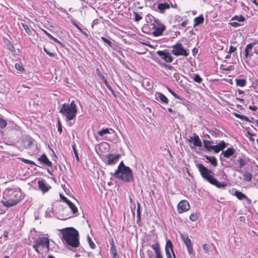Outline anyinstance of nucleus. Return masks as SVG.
<instances>
[{"instance_id":"obj_1","label":"nucleus","mask_w":258,"mask_h":258,"mask_svg":"<svg viewBox=\"0 0 258 258\" xmlns=\"http://www.w3.org/2000/svg\"><path fill=\"white\" fill-rule=\"evenodd\" d=\"M202 177L207 180L210 183L218 188H224L227 185L226 175L223 173L222 178L224 181L219 182L214 176V173L211 170L208 169L202 164H198L197 165Z\"/></svg>"},{"instance_id":"obj_2","label":"nucleus","mask_w":258,"mask_h":258,"mask_svg":"<svg viewBox=\"0 0 258 258\" xmlns=\"http://www.w3.org/2000/svg\"><path fill=\"white\" fill-rule=\"evenodd\" d=\"M3 203L5 206L11 207L17 204L22 199V193L19 188L6 189L4 192Z\"/></svg>"},{"instance_id":"obj_3","label":"nucleus","mask_w":258,"mask_h":258,"mask_svg":"<svg viewBox=\"0 0 258 258\" xmlns=\"http://www.w3.org/2000/svg\"><path fill=\"white\" fill-rule=\"evenodd\" d=\"M62 234V240L73 247H77L80 245L78 238L79 232L73 227H67L60 230Z\"/></svg>"},{"instance_id":"obj_4","label":"nucleus","mask_w":258,"mask_h":258,"mask_svg":"<svg viewBox=\"0 0 258 258\" xmlns=\"http://www.w3.org/2000/svg\"><path fill=\"white\" fill-rule=\"evenodd\" d=\"M77 112V105L74 101H72L70 104L64 103L59 110L65 118H76Z\"/></svg>"},{"instance_id":"obj_5","label":"nucleus","mask_w":258,"mask_h":258,"mask_svg":"<svg viewBox=\"0 0 258 258\" xmlns=\"http://www.w3.org/2000/svg\"><path fill=\"white\" fill-rule=\"evenodd\" d=\"M33 248L38 253H42L44 250L48 252L49 250V240L46 237H39L34 241Z\"/></svg>"},{"instance_id":"obj_6","label":"nucleus","mask_w":258,"mask_h":258,"mask_svg":"<svg viewBox=\"0 0 258 258\" xmlns=\"http://www.w3.org/2000/svg\"><path fill=\"white\" fill-rule=\"evenodd\" d=\"M114 176L125 182H130L134 180V176L132 169L128 168L121 169L120 171L115 170Z\"/></svg>"},{"instance_id":"obj_7","label":"nucleus","mask_w":258,"mask_h":258,"mask_svg":"<svg viewBox=\"0 0 258 258\" xmlns=\"http://www.w3.org/2000/svg\"><path fill=\"white\" fill-rule=\"evenodd\" d=\"M171 52L174 55H182L185 57L189 55V50L184 48L180 43H177L172 46Z\"/></svg>"},{"instance_id":"obj_8","label":"nucleus","mask_w":258,"mask_h":258,"mask_svg":"<svg viewBox=\"0 0 258 258\" xmlns=\"http://www.w3.org/2000/svg\"><path fill=\"white\" fill-rule=\"evenodd\" d=\"M151 29L153 31L152 32L154 36H159L162 35L163 31L165 30V26L161 22L157 19L156 21L151 26Z\"/></svg>"},{"instance_id":"obj_9","label":"nucleus","mask_w":258,"mask_h":258,"mask_svg":"<svg viewBox=\"0 0 258 258\" xmlns=\"http://www.w3.org/2000/svg\"><path fill=\"white\" fill-rule=\"evenodd\" d=\"M121 157L120 154L108 153L104 156L103 161L108 165H113L115 164Z\"/></svg>"},{"instance_id":"obj_10","label":"nucleus","mask_w":258,"mask_h":258,"mask_svg":"<svg viewBox=\"0 0 258 258\" xmlns=\"http://www.w3.org/2000/svg\"><path fill=\"white\" fill-rule=\"evenodd\" d=\"M151 246L155 251V256H154V254L151 250H148L147 253L148 258H163L158 242L152 244Z\"/></svg>"},{"instance_id":"obj_11","label":"nucleus","mask_w":258,"mask_h":258,"mask_svg":"<svg viewBox=\"0 0 258 258\" xmlns=\"http://www.w3.org/2000/svg\"><path fill=\"white\" fill-rule=\"evenodd\" d=\"M171 5V0H159L156 11L161 14H164L166 10L170 9Z\"/></svg>"},{"instance_id":"obj_12","label":"nucleus","mask_w":258,"mask_h":258,"mask_svg":"<svg viewBox=\"0 0 258 258\" xmlns=\"http://www.w3.org/2000/svg\"><path fill=\"white\" fill-rule=\"evenodd\" d=\"M180 237L182 241L186 245L188 253L189 255H194V250L192 247V243L191 240L189 238L187 234H180Z\"/></svg>"},{"instance_id":"obj_13","label":"nucleus","mask_w":258,"mask_h":258,"mask_svg":"<svg viewBox=\"0 0 258 258\" xmlns=\"http://www.w3.org/2000/svg\"><path fill=\"white\" fill-rule=\"evenodd\" d=\"M166 255L167 258H171V252L173 255V258H176L174 252L173 251V245L170 239L166 240L165 246Z\"/></svg>"},{"instance_id":"obj_14","label":"nucleus","mask_w":258,"mask_h":258,"mask_svg":"<svg viewBox=\"0 0 258 258\" xmlns=\"http://www.w3.org/2000/svg\"><path fill=\"white\" fill-rule=\"evenodd\" d=\"M157 54L167 62H171L173 61V57L171 53L167 50H158Z\"/></svg>"},{"instance_id":"obj_15","label":"nucleus","mask_w":258,"mask_h":258,"mask_svg":"<svg viewBox=\"0 0 258 258\" xmlns=\"http://www.w3.org/2000/svg\"><path fill=\"white\" fill-rule=\"evenodd\" d=\"M22 143L26 149H30L34 145L35 141L29 136H25L22 140Z\"/></svg>"},{"instance_id":"obj_16","label":"nucleus","mask_w":258,"mask_h":258,"mask_svg":"<svg viewBox=\"0 0 258 258\" xmlns=\"http://www.w3.org/2000/svg\"><path fill=\"white\" fill-rule=\"evenodd\" d=\"M190 206L188 202L186 200L181 201L177 205V211L179 213H182L188 211Z\"/></svg>"},{"instance_id":"obj_17","label":"nucleus","mask_w":258,"mask_h":258,"mask_svg":"<svg viewBox=\"0 0 258 258\" xmlns=\"http://www.w3.org/2000/svg\"><path fill=\"white\" fill-rule=\"evenodd\" d=\"M226 147V144L224 141H221L218 145L210 146V148L212 149L215 153H218L220 151Z\"/></svg>"},{"instance_id":"obj_18","label":"nucleus","mask_w":258,"mask_h":258,"mask_svg":"<svg viewBox=\"0 0 258 258\" xmlns=\"http://www.w3.org/2000/svg\"><path fill=\"white\" fill-rule=\"evenodd\" d=\"M155 96V99L157 101H160L162 103L168 104V99L163 93L160 92H156Z\"/></svg>"},{"instance_id":"obj_19","label":"nucleus","mask_w":258,"mask_h":258,"mask_svg":"<svg viewBox=\"0 0 258 258\" xmlns=\"http://www.w3.org/2000/svg\"><path fill=\"white\" fill-rule=\"evenodd\" d=\"M38 160L41 163H43L48 167H51L52 162L49 160L45 154H43L38 158Z\"/></svg>"},{"instance_id":"obj_20","label":"nucleus","mask_w":258,"mask_h":258,"mask_svg":"<svg viewBox=\"0 0 258 258\" xmlns=\"http://www.w3.org/2000/svg\"><path fill=\"white\" fill-rule=\"evenodd\" d=\"M234 195L239 200H246L248 204H250L251 202L250 199H249L245 195H244L241 191L236 190L234 192Z\"/></svg>"},{"instance_id":"obj_21","label":"nucleus","mask_w":258,"mask_h":258,"mask_svg":"<svg viewBox=\"0 0 258 258\" xmlns=\"http://www.w3.org/2000/svg\"><path fill=\"white\" fill-rule=\"evenodd\" d=\"M189 142H192L193 144L198 147H201L202 146V142L199 136L196 134L194 135L193 137H191Z\"/></svg>"},{"instance_id":"obj_22","label":"nucleus","mask_w":258,"mask_h":258,"mask_svg":"<svg viewBox=\"0 0 258 258\" xmlns=\"http://www.w3.org/2000/svg\"><path fill=\"white\" fill-rule=\"evenodd\" d=\"M111 248H110V253L112 255V258H119V256L117 254V250L115 247V245L114 243L113 240L112 239L111 242L110 243Z\"/></svg>"},{"instance_id":"obj_23","label":"nucleus","mask_w":258,"mask_h":258,"mask_svg":"<svg viewBox=\"0 0 258 258\" xmlns=\"http://www.w3.org/2000/svg\"><path fill=\"white\" fill-rule=\"evenodd\" d=\"M110 134L109 130H99L96 135L99 136L101 138L100 140H109V139L106 137L104 136L107 134Z\"/></svg>"},{"instance_id":"obj_24","label":"nucleus","mask_w":258,"mask_h":258,"mask_svg":"<svg viewBox=\"0 0 258 258\" xmlns=\"http://www.w3.org/2000/svg\"><path fill=\"white\" fill-rule=\"evenodd\" d=\"M234 150L232 147L228 148L225 151L222 152L224 157L229 158L234 154Z\"/></svg>"},{"instance_id":"obj_25","label":"nucleus","mask_w":258,"mask_h":258,"mask_svg":"<svg viewBox=\"0 0 258 258\" xmlns=\"http://www.w3.org/2000/svg\"><path fill=\"white\" fill-rule=\"evenodd\" d=\"M38 183L39 188L43 192H47L48 190V188L46 185L44 180H39Z\"/></svg>"},{"instance_id":"obj_26","label":"nucleus","mask_w":258,"mask_h":258,"mask_svg":"<svg viewBox=\"0 0 258 258\" xmlns=\"http://www.w3.org/2000/svg\"><path fill=\"white\" fill-rule=\"evenodd\" d=\"M190 77L191 79H192L195 82L200 84L203 81V79L201 78V77L199 75L197 74H192V75H190Z\"/></svg>"},{"instance_id":"obj_27","label":"nucleus","mask_w":258,"mask_h":258,"mask_svg":"<svg viewBox=\"0 0 258 258\" xmlns=\"http://www.w3.org/2000/svg\"><path fill=\"white\" fill-rule=\"evenodd\" d=\"M205 157L207 160H208L211 164L214 166L216 167L217 165V160L215 157L214 156H209L208 155H205Z\"/></svg>"},{"instance_id":"obj_28","label":"nucleus","mask_w":258,"mask_h":258,"mask_svg":"<svg viewBox=\"0 0 258 258\" xmlns=\"http://www.w3.org/2000/svg\"><path fill=\"white\" fill-rule=\"evenodd\" d=\"M68 206L70 207V208L71 209L72 213L75 215V216H76L78 214V209L76 207V206L74 204L72 203L70 201L67 204Z\"/></svg>"},{"instance_id":"obj_29","label":"nucleus","mask_w":258,"mask_h":258,"mask_svg":"<svg viewBox=\"0 0 258 258\" xmlns=\"http://www.w3.org/2000/svg\"><path fill=\"white\" fill-rule=\"evenodd\" d=\"M146 22L150 24V26H151L156 21L157 19L155 18L152 15L148 14L146 16Z\"/></svg>"},{"instance_id":"obj_30","label":"nucleus","mask_w":258,"mask_h":258,"mask_svg":"<svg viewBox=\"0 0 258 258\" xmlns=\"http://www.w3.org/2000/svg\"><path fill=\"white\" fill-rule=\"evenodd\" d=\"M204 18L202 15H200L194 19V26L199 25L204 22Z\"/></svg>"},{"instance_id":"obj_31","label":"nucleus","mask_w":258,"mask_h":258,"mask_svg":"<svg viewBox=\"0 0 258 258\" xmlns=\"http://www.w3.org/2000/svg\"><path fill=\"white\" fill-rule=\"evenodd\" d=\"M236 84L237 86L240 87H244L246 85V80L244 79H235Z\"/></svg>"},{"instance_id":"obj_32","label":"nucleus","mask_w":258,"mask_h":258,"mask_svg":"<svg viewBox=\"0 0 258 258\" xmlns=\"http://www.w3.org/2000/svg\"><path fill=\"white\" fill-rule=\"evenodd\" d=\"M7 125V120L4 118V117L2 114H0V129H3L6 127Z\"/></svg>"},{"instance_id":"obj_33","label":"nucleus","mask_w":258,"mask_h":258,"mask_svg":"<svg viewBox=\"0 0 258 258\" xmlns=\"http://www.w3.org/2000/svg\"><path fill=\"white\" fill-rule=\"evenodd\" d=\"M237 20L238 22H244L245 20V18L242 15L240 16H234L231 18V21Z\"/></svg>"},{"instance_id":"obj_34","label":"nucleus","mask_w":258,"mask_h":258,"mask_svg":"<svg viewBox=\"0 0 258 258\" xmlns=\"http://www.w3.org/2000/svg\"><path fill=\"white\" fill-rule=\"evenodd\" d=\"M200 214L198 213H191L189 216V219L192 221H196L198 220Z\"/></svg>"},{"instance_id":"obj_35","label":"nucleus","mask_w":258,"mask_h":258,"mask_svg":"<svg viewBox=\"0 0 258 258\" xmlns=\"http://www.w3.org/2000/svg\"><path fill=\"white\" fill-rule=\"evenodd\" d=\"M243 179L245 181H250L252 179V174L249 172H245L243 175Z\"/></svg>"},{"instance_id":"obj_36","label":"nucleus","mask_w":258,"mask_h":258,"mask_svg":"<svg viewBox=\"0 0 258 258\" xmlns=\"http://www.w3.org/2000/svg\"><path fill=\"white\" fill-rule=\"evenodd\" d=\"M21 24L23 28L24 29L26 33L28 34L29 35H31L32 34V33L31 29L29 28L28 25L24 23H22Z\"/></svg>"},{"instance_id":"obj_37","label":"nucleus","mask_w":258,"mask_h":258,"mask_svg":"<svg viewBox=\"0 0 258 258\" xmlns=\"http://www.w3.org/2000/svg\"><path fill=\"white\" fill-rule=\"evenodd\" d=\"M5 43H6V45L7 46L8 48L10 50H11L12 52L15 51V48L11 41L7 40V42H6Z\"/></svg>"},{"instance_id":"obj_38","label":"nucleus","mask_w":258,"mask_h":258,"mask_svg":"<svg viewBox=\"0 0 258 258\" xmlns=\"http://www.w3.org/2000/svg\"><path fill=\"white\" fill-rule=\"evenodd\" d=\"M101 39L106 44H107L110 47L113 48L114 44L108 39L104 37H101Z\"/></svg>"},{"instance_id":"obj_39","label":"nucleus","mask_w":258,"mask_h":258,"mask_svg":"<svg viewBox=\"0 0 258 258\" xmlns=\"http://www.w3.org/2000/svg\"><path fill=\"white\" fill-rule=\"evenodd\" d=\"M234 115L238 118H240L242 120H245L246 121H249V119L248 118L245 116V115H241V114H238L237 113H234Z\"/></svg>"},{"instance_id":"obj_40","label":"nucleus","mask_w":258,"mask_h":258,"mask_svg":"<svg viewBox=\"0 0 258 258\" xmlns=\"http://www.w3.org/2000/svg\"><path fill=\"white\" fill-rule=\"evenodd\" d=\"M166 88L167 89L169 92H170L175 98L180 99V96L177 95L176 93H175L173 91L171 90L169 87L167 86Z\"/></svg>"},{"instance_id":"obj_41","label":"nucleus","mask_w":258,"mask_h":258,"mask_svg":"<svg viewBox=\"0 0 258 258\" xmlns=\"http://www.w3.org/2000/svg\"><path fill=\"white\" fill-rule=\"evenodd\" d=\"M15 68L16 70L20 72H24L25 71V69L23 68V67L20 63H16L15 64Z\"/></svg>"},{"instance_id":"obj_42","label":"nucleus","mask_w":258,"mask_h":258,"mask_svg":"<svg viewBox=\"0 0 258 258\" xmlns=\"http://www.w3.org/2000/svg\"><path fill=\"white\" fill-rule=\"evenodd\" d=\"M75 118H65L67 124L71 126L72 124H74L75 123Z\"/></svg>"},{"instance_id":"obj_43","label":"nucleus","mask_w":258,"mask_h":258,"mask_svg":"<svg viewBox=\"0 0 258 258\" xmlns=\"http://www.w3.org/2000/svg\"><path fill=\"white\" fill-rule=\"evenodd\" d=\"M239 164V167L242 168L246 164L245 160L243 158H240L238 160H237Z\"/></svg>"},{"instance_id":"obj_44","label":"nucleus","mask_w":258,"mask_h":258,"mask_svg":"<svg viewBox=\"0 0 258 258\" xmlns=\"http://www.w3.org/2000/svg\"><path fill=\"white\" fill-rule=\"evenodd\" d=\"M128 167H129L125 166L124 165L123 162L122 161L120 162L119 164L118 165L116 170L120 171L121 169H124V168H128Z\"/></svg>"},{"instance_id":"obj_45","label":"nucleus","mask_w":258,"mask_h":258,"mask_svg":"<svg viewBox=\"0 0 258 258\" xmlns=\"http://www.w3.org/2000/svg\"><path fill=\"white\" fill-rule=\"evenodd\" d=\"M21 160L25 163H27L32 165H36L35 163L33 161H31L28 159L24 158H21Z\"/></svg>"},{"instance_id":"obj_46","label":"nucleus","mask_w":258,"mask_h":258,"mask_svg":"<svg viewBox=\"0 0 258 258\" xmlns=\"http://www.w3.org/2000/svg\"><path fill=\"white\" fill-rule=\"evenodd\" d=\"M203 249L206 252H208L211 249V246L208 244H204L203 245Z\"/></svg>"},{"instance_id":"obj_47","label":"nucleus","mask_w":258,"mask_h":258,"mask_svg":"<svg viewBox=\"0 0 258 258\" xmlns=\"http://www.w3.org/2000/svg\"><path fill=\"white\" fill-rule=\"evenodd\" d=\"M72 147H73V151H74V154L75 155L76 158L77 160L78 161H79V155H78V154L77 151L76 150V146H75V144H74L72 146Z\"/></svg>"},{"instance_id":"obj_48","label":"nucleus","mask_w":258,"mask_h":258,"mask_svg":"<svg viewBox=\"0 0 258 258\" xmlns=\"http://www.w3.org/2000/svg\"><path fill=\"white\" fill-rule=\"evenodd\" d=\"M134 15L135 20L137 22L140 21L142 19V17L141 16V15L137 12H134Z\"/></svg>"},{"instance_id":"obj_49","label":"nucleus","mask_w":258,"mask_h":258,"mask_svg":"<svg viewBox=\"0 0 258 258\" xmlns=\"http://www.w3.org/2000/svg\"><path fill=\"white\" fill-rule=\"evenodd\" d=\"M43 50L44 52L48 54L49 56L51 57H54L55 54L54 53L50 52L49 50H48L45 47L43 48Z\"/></svg>"},{"instance_id":"obj_50","label":"nucleus","mask_w":258,"mask_h":258,"mask_svg":"<svg viewBox=\"0 0 258 258\" xmlns=\"http://www.w3.org/2000/svg\"><path fill=\"white\" fill-rule=\"evenodd\" d=\"M96 73L97 74V75L99 76V77L101 79H103L104 78H105L103 75L101 73V71L99 70V69H96Z\"/></svg>"},{"instance_id":"obj_51","label":"nucleus","mask_w":258,"mask_h":258,"mask_svg":"<svg viewBox=\"0 0 258 258\" xmlns=\"http://www.w3.org/2000/svg\"><path fill=\"white\" fill-rule=\"evenodd\" d=\"M162 67L171 70L173 69V67L172 66L168 64L165 62L162 64Z\"/></svg>"},{"instance_id":"obj_52","label":"nucleus","mask_w":258,"mask_h":258,"mask_svg":"<svg viewBox=\"0 0 258 258\" xmlns=\"http://www.w3.org/2000/svg\"><path fill=\"white\" fill-rule=\"evenodd\" d=\"M88 239L90 247L92 249L94 248L95 247V244H94V243L91 240L90 237H88Z\"/></svg>"},{"instance_id":"obj_53","label":"nucleus","mask_w":258,"mask_h":258,"mask_svg":"<svg viewBox=\"0 0 258 258\" xmlns=\"http://www.w3.org/2000/svg\"><path fill=\"white\" fill-rule=\"evenodd\" d=\"M255 44L254 43H251L248 44H247L245 47L247 49H248L249 51L251 50L253 47V46Z\"/></svg>"},{"instance_id":"obj_54","label":"nucleus","mask_w":258,"mask_h":258,"mask_svg":"<svg viewBox=\"0 0 258 258\" xmlns=\"http://www.w3.org/2000/svg\"><path fill=\"white\" fill-rule=\"evenodd\" d=\"M153 59L158 64H160L162 66V64L164 63V62H162L161 60L157 57L154 56L153 57Z\"/></svg>"},{"instance_id":"obj_55","label":"nucleus","mask_w":258,"mask_h":258,"mask_svg":"<svg viewBox=\"0 0 258 258\" xmlns=\"http://www.w3.org/2000/svg\"><path fill=\"white\" fill-rule=\"evenodd\" d=\"M229 24L232 26V27H239L241 26V25L237 23V22H231V23H229Z\"/></svg>"},{"instance_id":"obj_56","label":"nucleus","mask_w":258,"mask_h":258,"mask_svg":"<svg viewBox=\"0 0 258 258\" xmlns=\"http://www.w3.org/2000/svg\"><path fill=\"white\" fill-rule=\"evenodd\" d=\"M106 87L108 88V90H109L111 91L112 94L114 97H116V95L114 90L112 89V87H111V86L109 84L107 85Z\"/></svg>"},{"instance_id":"obj_57","label":"nucleus","mask_w":258,"mask_h":258,"mask_svg":"<svg viewBox=\"0 0 258 258\" xmlns=\"http://www.w3.org/2000/svg\"><path fill=\"white\" fill-rule=\"evenodd\" d=\"M236 48L235 47H234L233 46L231 45L230 46L228 53L231 54V53L235 52L236 51Z\"/></svg>"},{"instance_id":"obj_58","label":"nucleus","mask_w":258,"mask_h":258,"mask_svg":"<svg viewBox=\"0 0 258 258\" xmlns=\"http://www.w3.org/2000/svg\"><path fill=\"white\" fill-rule=\"evenodd\" d=\"M60 198L63 201V202H65L66 204H67L70 201L66 197L62 195L61 194L60 195Z\"/></svg>"},{"instance_id":"obj_59","label":"nucleus","mask_w":258,"mask_h":258,"mask_svg":"<svg viewBox=\"0 0 258 258\" xmlns=\"http://www.w3.org/2000/svg\"><path fill=\"white\" fill-rule=\"evenodd\" d=\"M71 23L80 31H82V29L81 28V27L74 21H72Z\"/></svg>"},{"instance_id":"obj_60","label":"nucleus","mask_w":258,"mask_h":258,"mask_svg":"<svg viewBox=\"0 0 258 258\" xmlns=\"http://www.w3.org/2000/svg\"><path fill=\"white\" fill-rule=\"evenodd\" d=\"M188 21L187 20H185L183 21L180 24L178 25L179 29L180 28V27H185L186 25L187 24Z\"/></svg>"},{"instance_id":"obj_61","label":"nucleus","mask_w":258,"mask_h":258,"mask_svg":"<svg viewBox=\"0 0 258 258\" xmlns=\"http://www.w3.org/2000/svg\"><path fill=\"white\" fill-rule=\"evenodd\" d=\"M178 99L180 100L181 101V102L183 104H186L189 103V102L187 100L181 97H180V99Z\"/></svg>"},{"instance_id":"obj_62","label":"nucleus","mask_w":258,"mask_h":258,"mask_svg":"<svg viewBox=\"0 0 258 258\" xmlns=\"http://www.w3.org/2000/svg\"><path fill=\"white\" fill-rule=\"evenodd\" d=\"M50 39L55 41V42L57 43L58 44H60V45H63L62 43L60 41H59L57 39L54 37L53 36L51 37Z\"/></svg>"},{"instance_id":"obj_63","label":"nucleus","mask_w":258,"mask_h":258,"mask_svg":"<svg viewBox=\"0 0 258 258\" xmlns=\"http://www.w3.org/2000/svg\"><path fill=\"white\" fill-rule=\"evenodd\" d=\"M173 78L175 79L176 81H178L180 79L179 74L177 73H175L173 75Z\"/></svg>"},{"instance_id":"obj_64","label":"nucleus","mask_w":258,"mask_h":258,"mask_svg":"<svg viewBox=\"0 0 258 258\" xmlns=\"http://www.w3.org/2000/svg\"><path fill=\"white\" fill-rule=\"evenodd\" d=\"M109 146V144L107 143H103L100 144V148L102 147H104V148L107 149V148Z\"/></svg>"}]
</instances>
